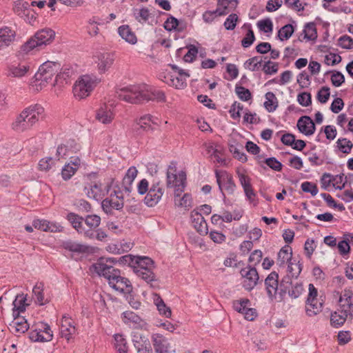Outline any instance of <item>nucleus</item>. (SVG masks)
I'll return each instance as SVG.
<instances>
[{
  "instance_id": "obj_61",
  "label": "nucleus",
  "mask_w": 353,
  "mask_h": 353,
  "mask_svg": "<svg viewBox=\"0 0 353 353\" xmlns=\"http://www.w3.org/2000/svg\"><path fill=\"white\" fill-rule=\"evenodd\" d=\"M308 155V161L312 166H319L323 164L324 161L316 153L307 152L305 153Z\"/></svg>"
},
{
  "instance_id": "obj_53",
  "label": "nucleus",
  "mask_w": 353,
  "mask_h": 353,
  "mask_svg": "<svg viewBox=\"0 0 353 353\" xmlns=\"http://www.w3.org/2000/svg\"><path fill=\"white\" fill-rule=\"evenodd\" d=\"M95 118L102 123H109L114 118L113 112H97Z\"/></svg>"
},
{
  "instance_id": "obj_42",
  "label": "nucleus",
  "mask_w": 353,
  "mask_h": 353,
  "mask_svg": "<svg viewBox=\"0 0 353 353\" xmlns=\"http://www.w3.org/2000/svg\"><path fill=\"white\" fill-rule=\"evenodd\" d=\"M263 62L262 57H253L244 63V68L252 72L259 70Z\"/></svg>"
},
{
  "instance_id": "obj_63",
  "label": "nucleus",
  "mask_w": 353,
  "mask_h": 353,
  "mask_svg": "<svg viewBox=\"0 0 353 353\" xmlns=\"http://www.w3.org/2000/svg\"><path fill=\"white\" fill-rule=\"evenodd\" d=\"M265 163L268 167L274 171L279 172L282 170V163L274 157L266 159Z\"/></svg>"
},
{
  "instance_id": "obj_41",
  "label": "nucleus",
  "mask_w": 353,
  "mask_h": 353,
  "mask_svg": "<svg viewBox=\"0 0 353 353\" xmlns=\"http://www.w3.org/2000/svg\"><path fill=\"white\" fill-rule=\"evenodd\" d=\"M83 222L88 227L87 230L94 232L101 223V217L97 214L87 215L83 218Z\"/></svg>"
},
{
  "instance_id": "obj_62",
  "label": "nucleus",
  "mask_w": 353,
  "mask_h": 353,
  "mask_svg": "<svg viewBox=\"0 0 353 353\" xmlns=\"http://www.w3.org/2000/svg\"><path fill=\"white\" fill-rule=\"evenodd\" d=\"M197 53H198L197 48L194 45H190L188 47V51L183 57L184 61L188 62V63L192 62L195 59Z\"/></svg>"
},
{
  "instance_id": "obj_47",
  "label": "nucleus",
  "mask_w": 353,
  "mask_h": 353,
  "mask_svg": "<svg viewBox=\"0 0 353 353\" xmlns=\"http://www.w3.org/2000/svg\"><path fill=\"white\" fill-rule=\"evenodd\" d=\"M131 338L134 347L140 345L142 343H144L145 341H149L148 338L146 336H145L143 333L137 330L132 332Z\"/></svg>"
},
{
  "instance_id": "obj_27",
  "label": "nucleus",
  "mask_w": 353,
  "mask_h": 353,
  "mask_svg": "<svg viewBox=\"0 0 353 353\" xmlns=\"http://www.w3.org/2000/svg\"><path fill=\"white\" fill-rule=\"evenodd\" d=\"M98 59L99 70L100 72H105L112 65L114 62V55L108 52L102 53L99 55Z\"/></svg>"
},
{
  "instance_id": "obj_39",
  "label": "nucleus",
  "mask_w": 353,
  "mask_h": 353,
  "mask_svg": "<svg viewBox=\"0 0 353 353\" xmlns=\"http://www.w3.org/2000/svg\"><path fill=\"white\" fill-rule=\"evenodd\" d=\"M63 248L67 250L77 253H84L88 250L86 245L72 241L64 242Z\"/></svg>"
},
{
  "instance_id": "obj_28",
  "label": "nucleus",
  "mask_w": 353,
  "mask_h": 353,
  "mask_svg": "<svg viewBox=\"0 0 353 353\" xmlns=\"http://www.w3.org/2000/svg\"><path fill=\"white\" fill-rule=\"evenodd\" d=\"M122 316L125 323H132L135 328L142 327L144 324L141 317L134 312L125 311L123 312Z\"/></svg>"
},
{
  "instance_id": "obj_36",
  "label": "nucleus",
  "mask_w": 353,
  "mask_h": 353,
  "mask_svg": "<svg viewBox=\"0 0 353 353\" xmlns=\"http://www.w3.org/2000/svg\"><path fill=\"white\" fill-rule=\"evenodd\" d=\"M278 99L272 92H268L265 94L264 108L266 110H275L278 107Z\"/></svg>"
},
{
  "instance_id": "obj_45",
  "label": "nucleus",
  "mask_w": 353,
  "mask_h": 353,
  "mask_svg": "<svg viewBox=\"0 0 353 353\" xmlns=\"http://www.w3.org/2000/svg\"><path fill=\"white\" fill-rule=\"evenodd\" d=\"M295 30V26L288 23L283 26L278 32V37L281 41L288 39L291 37Z\"/></svg>"
},
{
  "instance_id": "obj_2",
  "label": "nucleus",
  "mask_w": 353,
  "mask_h": 353,
  "mask_svg": "<svg viewBox=\"0 0 353 353\" xmlns=\"http://www.w3.org/2000/svg\"><path fill=\"white\" fill-rule=\"evenodd\" d=\"M119 98L132 104H141L150 100L163 101L165 94L157 89H149L146 84L130 85L121 89Z\"/></svg>"
},
{
  "instance_id": "obj_40",
  "label": "nucleus",
  "mask_w": 353,
  "mask_h": 353,
  "mask_svg": "<svg viewBox=\"0 0 353 353\" xmlns=\"http://www.w3.org/2000/svg\"><path fill=\"white\" fill-rule=\"evenodd\" d=\"M15 37V32L8 27L0 28V39L8 46Z\"/></svg>"
},
{
  "instance_id": "obj_19",
  "label": "nucleus",
  "mask_w": 353,
  "mask_h": 353,
  "mask_svg": "<svg viewBox=\"0 0 353 353\" xmlns=\"http://www.w3.org/2000/svg\"><path fill=\"white\" fill-rule=\"evenodd\" d=\"M191 219L194 228L200 234L203 235L208 234V224L201 213L199 212L198 210H194L191 212Z\"/></svg>"
},
{
  "instance_id": "obj_12",
  "label": "nucleus",
  "mask_w": 353,
  "mask_h": 353,
  "mask_svg": "<svg viewBox=\"0 0 353 353\" xmlns=\"http://www.w3.org/2000/svg\"><path fill=\"white\" fill-rule=\"evenodd\" d=\"M163 194L164 190L160 186V183H153L144 198V203L148 207H154L160 201Z\"/></svg>"
},
{
  "instance_id": "obj_38",
  "label": "nucleus",
  "mask_w": 353,
  "mask_h": 353,
  "mask_svg": "<svg viewBox=\"0 0 353 353\" xmlns=\"http://www.w3.org/2000/svg\"><path fill=\"white\" fill-rule=\"evenodd\" d=\"M304 34L303 39L308 41H314L317 38V31L316 25L314 22L307 23L305 25L303 30Z\"/></svg>"
},
{
  "instance_id": "obj_49",
  "label": "nucleus",
  "mask_w": 353,
  "mask_h": 353,
  "mask_svg": "<svg viewBox=\"0 0 353 353\" xmlns=\"http://www.w3.org/2000/svg\"><path fill=\"white\" fill-rule=\"evenodd\" d=\"M28 7L29 4L28 2L19 0L14 3L13 10L18 16L23 17L26 14V12L28 10Z\"/></svg>"
},
{
  "instance_id": "obj_18",
  "label": "nucleus",
  "mask_w": 353,
  "mask_h": 353,
  "mask_svg": "<svg viewBox=\"0 0 353 353\" xmlns=\"http://www.w3.org/2000/svg\"><path fill=\"white\" fill-rule=\"evenodd\" d=\"M83 191L88 197L97 201L101 199L105 195L101 183L99 182L87 183L84 187Z\"/></svg>"
},
{
  "instance_id": "obj_50",
  "label": "nucleus",
  "mask_w": 353,
  "mask_h": 353,
  "mask_svg": "<svg viewBox=\"0 0 353 353\" xmlns=\"http://www.w3.org/2000/svg\"><path fill=\"white\" fill-rule=\"evenodd\" d=\"M179 25V20L176 17H174L172 15H170L169 17L167 19V20L165 21V23L163 24V27L167 31H169V32H171L172 30H176L178 31H180L181 29L177 28Z\"/></svg>"
},
{
  "instance_id": "obj_7",
  "label": "nucleus",
  "mask_w": 353,
  "mask_h": 353,
  "mask_svg": "<svg viewBox=\"0 0 353 353\" xmlns=\"http://www.w3.org/2000/svg\"><path fill=\"white\" fill-rule=\"evenodd\" d=\"M94 81L89 75L80 77L73 86V93L76 98L84 99L89 96L94 89Z\"/></svg>"
},
{
  "instance_id": "obj_13",
  "label": "nucleus",
  "mask_w": 353,
  "mask_h": 353,
  "mask_svg": "<svg viewBox=\"0 0 353 353\" xmlns=\"http://www.w3.org/2000/svg\"><path fill=\"white\" fill-rule=\"evenodd\" d=\"M189 77L190 74L185 70H180V72L176 74L168 72L164 76V81L170 85L174 86L177 89H182L186 86V80Z\"/></svg>"
},
{
  "instance_id": "obj_33",
  "label": "nucleus",
  "mask_w": 353,
  "mask_h": 353,
  "mask_svg": "<svg viewBox=\"0 0 353 353\" xmlns=\"http://www.w3.org/2000/svg\"><path fill=\"white\" fill-rule=\"evenodd\" d=\"M154 303L157 306V308L160 314H162L167 318L171 316L172 312L170 308L165 305L163 300L157 294H154Z\"/></svg>"
},
{
  "instance_id": "obj_43",
  "label": "nucleus",
  "mask_w": 353,
  "mask_h": 353,
  "mask_svg": "<svg viewBox=\"0 0 353 353\" xmlns=\"http://www.w3.org/2000/svg\"><path fill=\"white\" fill-rule=\"evenodd\" d=\"M154 123L152 120V116L150 114H146L143 117H141L138 122L137 123L135 130L138 132L140 129H143L144 130H148L149 129L152 130L150 125V123Z\"/></svg>"
},
{
  "instance_id": "obj_4",
  "label": "nucleus",
  "mask_w": 353,
  "mask_h": 353,
  "mask_svg": "<svg viewBox=\"0 0 353 353\" xmlns=\"http://www.w3.org/2000/svg\"><path fill=\"white\" fill-rule=\"evenodd\" d=\"M185 181V172L180 171L176 174V163L172 161L166 173V185L168 188H174L175 196H179L184 191Z\"/></svg>"
},
{
  "instance_id": "obj_11",
  "label": "nucleus",
  "mask_w": 353,
  "mask_h": 353,
  "mask_svg": "<svg viewBox=\"0 0 353 353\" xmlns=\"http://www.w3.org/2000/svg\"><path fill=\"white\" fill-rule=\"evenodd\" d=\"M240 273L244 279L243 288L248 291L252 290L256 285L259 279V276L255 267L248 265L245 268H242Z\"/></svg>"
},
{
  "instance_id": "obj_14",
  "label": "nucleus",
  "mask_w": 353,
  "mask_h": 353,
  "mask_svg": "<svg viewBox=\"0 0 353 353\" xmlns=\"http://www.w3.org/2000/svg\"><path fill=\"white\" fill-rule=\"evenodd\" d=\"M66 219L79 234L83 235L85 238L92 237L93 232L92 230H86L83 226V217L74 212H70L67 214Z\"/></svg>"
},
{
  "instance_id": "obj_22",
  "label": "nucleus",
  "mask_w": 353,
  "mask_h": 353,
  "mask_svg": "<svg viewBox=\"0 0 353 353\" xmlns=\"http://www.w3.org/2000/svg\"><path fill=\"white\" fill-rule=\"evenodd\" d=\"M27 295L21 293L18 294L14 300L12 302V316H17L22 312H24L26 310V307L29 305L26 303Z\"/></svg>"
},
{
  "instance_id": "obj_57",
  "label": "nucleus",
  "mask_w": 353,
  "mask_h": 353,
  "mask_svg": "<svg viewBox=\"0 0 353 353\" xmlns=\"http://www.w3.org/2000/svg\"><path fill=\"white\" fill-rule=\"evenodd\" d=\"M77 170V168L72 167L70 163L65 164L61 170V176L64 180H68L75 174Z\"/></svg>"
},
{
  "instance_id": "obj_6",
  "label": "nucleus",
  "mask_w": 353,
  "mask_h": 353,
  "mask_svg": "<svg viewBox=\"0 0 353 353\" xmlns=\"http://www.w3.org/2000/svg\"><path fill=\"white\" fill-rule=\"evenodd\" d=\"M61 66L59 62L48 61L43 63L34 74L35 81H41L40 85H44V83L50 82L54 77L55 81H57L59 73L61 70Z\"/></svg>"
},
{
  "instance_id": "obj_46",
  "label": "nucleus",
  "mask_w": 353,
  "mask_h": 353,
  "mask_svg": "<svg viewBox=\"0 0 353 353\" xmlns=\"http://www.w3.org/2000/svg\"><path fill=\"white\" fill-rule=\"evenodd\" d=\"M257 26L260 31L265 33H271L273 31V23L270 18L259 21Z\"/></svg>"
},
{
  "instance_id": "obj_20",
  "label": "nucleus",
  "mask_w": 353,
  "mask_h": 353,
  "mask_svg": "<svg viewBox=\"0 0 353 353\" xmlns=\"http://www.w3.org/2000/svg\"><path fill=\"white\" fill-rule=\"evenodd\" d=\"M296 125L299 130L306 136L313 134L315 131L314 123L308 116L301 117L298 120Z\"/></svg>"
},
{
  "instance_id": "obj_35",
  "label": "nucleus",
  "mask_w": 353,
  "mask_h": 353,
  "mask_svg": "<svg viewBox=\"0 0 353 353\" xmlns=\"http://www.w3.org/2000/svg\"><path fill=\"white\" fill-rule=\"evenodd\" d=\"M325 178L330 179L329 181L332 182V185L336 189L342 190L343 188H345L346 181H343V179H344L343 174L333 176L329 173H325L323 175V179H324Z\"/></svg>"
},
{
  "instance_id": "obj_30",
  "label": "nucleus",
  "mask_w": 353,
  "mask_h": 353,
  "mask_svg": "<svg viewBox=\"0 0 353 353\" xmlns=\"http://www.w3.org/2000/svg\"><path fill=\"white\" fill-rule=\"evenodd\" d=\"M292 250L290 246L285 245L278 253L277 264L281 267L284 266L285 263H289L292 261Z\"/></svg>"
},
{
  "instance_id": "obj_8",
  "label": "nucleus",
  "mask_w": 353,
  "mask_h": 353,
  "mask_svg": "<svg viewBox=\"0 0 353 353\" xmlns=\"http://www.w3.org/2000/svg\"><path fill=\"white\" fill-rule=\"evenodd\" d=\"M39 112H21L12 124L14 130L22 132L38 121Z\"/></svg>"
},
{
  "instance_id": "obj_32",
  "label": "nucleus",
  "mask_w": 353,
  "mask_h": 353,
  "mask_svg": "<svg viewBox=\"0 0 353 353\" xmlns=\"http://www.w3.org/2000/svg\"><path fill=\"white\" fill-rule=\"evenodd\" d=\"M118 33L127 42L134 44L137 43V37L128 26H121L118 28Z\"/></svg>"
},
{
  "instance_id": "obj_52",
  "label": "nucleus",
  "mask_w": 353,
  "mask_h": 353,
  "mask_svg": "<svg viewBox=\"0 0 353 353\" xmlns=\"http://www.w3.org/2000/svg\"><path fill=\"white\" fill-rule=\"evenodd\" d=\"M337 45L343 49H353V39L347 34L343 35L339 38Z\"/></svg>"
},
{
  "instance_id": "obj_23",
  "label": "nucleus",
  "mask_w": 353,
  "mask_h": 353,
  "mask_svg": "<svg viewBox=\"0 0 353 353\" xmlns=\"http://www.w3.org/2000/svg\"><path fill=\"white\" fill-rule=\"evenodd\" d=\"M29 69L30 66L26 63L12 64L8 67L7 76L20 78L24 77Z\"/></svg>"
},
{
  "instance_id": "obj_10",
  "label": "nucleus",
  "mask_w": 353,
  "mask_h": 353,
  "mask_svg": "<svg viewBox=\"0 0 353 353\" xmlns=\"http://www.w3.org/2000/svg\"><path fill=\"white\" fill-rule=\"evenodd\" d=\"M52 332L47 323H41L35 330L29 333V338L34 342L50 341L52 339Z\"/></svg>"
},
{
  "instance_id": "obj_24",
  "label": "nucleus",
  "mask_w": 353,
  "mask_h": 353,
  "mask_svg": "<svg viewBox=\"0 0 353 353\" xmlns=\"http://www.w3.org/2000/svg\"><path fill=\"white\" fill-rule=\"evenodd\" d=\"M152 341L156 353H167L168 350V343L165 337L160 334H153Z\"/></svg>"
},
{
  "instance_id": "obj_9",
  "label": "nucleus",
  "mask_w": 353,
  "mask_h": 353,
  "mask_svg": "<svg viewBox=\"0 0 353 353\" xmlns=\"http://www.w3.org/2000/svg\"><path fill=\"white\" fill-rule=\"evenodd\" d=\"M215 176L219 189L223 198H225L224 190L226 191L228 194H232L234 192L236 185L231 174L226 171L219 172L216 170L215 172Z\"/></svg>"
},
{
  "instance_id": "obj_59",
  "label": "nucleus",
  "mask_w": 353,
  "mask_h": 353,
  "mask_svg": "<svg viewBox=\"0 0 353 353\" xmlns=\"http://www.w3.org/2000/svg\"><path fill=\"white\" fill-rule=\"evenodd\" d=\"M55 161L52 157L42 159L39 163V168L41 170L48 171L54 165Z\"/></svg>"
},
{
  "instance_id": "obj_54",
  "label": "nucleus",
  "mask_w": 353,
  "mask_h": 353,
  "mask_svg": "<svg viewBox=\"0 0 353 353\" xmlns=\"http://www.w3.org/2000/svg\"><path fill=\"white\" fill-rule=\"evenodd\" d=\"M263 258V253L260 250H255L253 251L249 256L248 261L251 267H254L259 264Z\"/></svg>"
},
{
  "instance_id": "obj_21",
  "label": "nucleus",
  "mask_w": 353,
  "mask_h": 353,
  "mask_svg": "<svg viewBox=\"0 0 353 353\" xmlns=\"http://www.w3.org/2000/svg\"><path fill=\"white\" fill-rule=\"evenodd\" d=\"M123 201H117L113 197V193H110V198H106L102 201L101 207L106 214H111L113 210H120L123 208Z\"/></svg>"
},
{
  "instance_id": "obj_31",
  "label": "nucleus",
  "mask_w": 353,
  "mask_h": 353,
  "mask_svg": "<svg viewBox=\"0 0 353 353\" xmlns=\"http://www.w3.org/2000/svg\"><path fill=\"white\" fill-rule=\"evenodd\" d=\"M114 339L115 341L114 347L117 353H129V346L126 339L123 334H115Z\"/></svg>"
},
{
  "instance_id": "obj_44",
  "label": "nucleus",
  "mask_w": 353,
  "mask_h": 353,
  "mask_svg": "<svg viewBox=\"0 0 353 353\" xmlns=\"http://www.w3.org/2000/svg\"><path fill=\"white\" fill-rule=\"evenodd\" d=\"M336 147L343 153H350L353 143L346 138H340L336 142Z\"/></svg>"
},
{
  "instance_id": "obj_15",
  "label": "nucleus",
  "mask_w": 353,
  "mask_h": 353,
  "mask_svg": "<svg viewBox=\"0 0 353 353\" xmlns=\"http://www.w3.org/2000/svg\"><path fill=\"white\" fill-rule=\"evenodd\" d=\"M75 332L76 327L74 325L73 320L68 315L64 314L61 321L60 334L61 337L68 341Z\"/></svg>"
},
{
  "instance_id": "obj_25",
  "label": "nucleus",
  "mask_w": 353,
  "mask_h": 353,
  "mask_svg": "<svg viewBox=\"0 0 353 353\" xmlns=\"http://www.w3.org/2000/svg\"><path fill=\"white\" fill-rule=\"evenodd\" d=\"M138 174V170L134 166L130 167L126 172L122 181V185L123 190L128 194H130L132 191V183Z\"/></svg>"
},
{
  "instance_id": "obj_60",
  "label": "nucleus",
  "mask_w": 353,
  "mask_h": 353,
  "mask_svg": "<svg viewBox=\"0 0 353 353\" xmlns=\"http://www.w3.org/2000/svg\"><path fill=\"white\" fill-rule=\"evenodd\" d=\"M330 92L328 87H322L318 92L316 98L321 103H325L330 98Z\"/></svg>"
},
{
  "instance_id": "obj_55",
  "label": "nucleus",
  "mask_w": 353,
  "mask_h": 353,
  "mask_svg": "<svg viewBox=\"0 0 353 353\" xmlns=\"http://www.w3.org/2000/svg\"><path fill=\"white\" fill-rule=\"evenodd\" d=\"M240 184L241 185L243 190L252 187L251 179L246 175L243 172L239 170L236 171Z\"/></svg>"
},
{
  "instance_id": "obj_17",
  "label": "nucleus",
  "mask_w": 353,
  "mask_h": 353,
  "mask_svg": "<svg viewBox=\"0 0 353 353\" xmlns=\"http://www.w3.org/2000/svg\"><path fill=\"white\" fill-rule=\"evenodd\" d=\"M278 280L279 274L274 271L272 272L265 280V290L268 296L272 300L275 298L278 290Z\"/></svg>"
},
{
  "instance_id": "obj_58",
  "label": "nucleus",
  "mask_w": 353,
  "mask_h": 353,
  "mask_svg": "<svg viewBox=\"0 0 353 353\" xmlns=\"http://www.w3.org/2000/svg\"><path fill=\"white\" fill-rule=\"evenodd\" d=\"M301 187L303 192H309L312 196H316L319 192L316 185L312 182L305 181L301 183Z\"/></svg>"
},
{
  "instance_id": "obj_5",
  "label": "nucleus",
  "mask_w": 353,
  "mask_h": 353,
  "mask_svg": "<svg viewBox=\"0 0 353 353\" xmlns=\"http://www.w3.org/2000/svg\"><path fill=\"white\" fill-rule=\"evenodd\" d=\"M54 37L55 32L52 29H41L21 46V50L25 52H28L35 48L49 44L54 39Z\"/></svg>"
},
{
  "instance_id": "obj_26",
  "label": "nucleus",
  "mask_w": 353,
  "mask_h": 353,
  "mask_svg": "<svg viewBox=\"0 0 353 353\" xmlns=\"http://www.w3.org/2000/svg\"><path fill=\"white\" fill-rule=\"evenodd\" d=\"M44 283L43 282H37L32 289L34 301L39 305L47 304L50 300L44 295Z\"/></svg>"
},
{
  "instance_id": "obj_51",
  "label": "nucleus",
  "mask_w": 353,
  "mask_h": 353,
  "mask_svg": "<svg viewBox=\"0 0 353 353\" xmlns=\"http://www.w3.org/2000/svg\"><path fill=\"white\" fill-rule=\"evenodd\" d=\"M279 70V64L275 62H272L270 60L266 61L264 62V64L262 68V70L266 74H274L278 72Z\"/></svg>"
},
{
  "instance_id": "obj_64",
  "label": "nucleus",
  "mask_w": 353,
  "mask_h": 353,
  "mask_svg": "<svg viewBox=\"0 0 353 353\" xmlns=\"http://www.w3.org/2000/svg\"><path fill=\"white\" fill-rule=\"evenodd\" d=\"M341 313L347 314V316H353V299L339 304Z\"/></svg>"
},
{
  "instance_id": "obj_3",
  "label": "nucleus",
  "mask_w": 353,
  "mask_h": 353,
  "mask_svg": "<svg viewBox=\"0 0 353 353\" xmlns=\"http://www.w3.org/2000/svg\"><path fill=\"white\" fill-rule=\"evenodd\" d=\"M122 261L128 263L136 276L144 281L150 288H159L158 279L154 272V262L151 258L130 254L122 256Z\"/></svg>"
},
{
  "instance_id": "obj_16",
  "label": "nucleus",
  "mask_w": 353,
  "mask_h": 353,
  "mask_svg": "<svg viewBox=\"0 0 353 353\" xmlns=\"http://www.w3.org/2000/svg\"><path fill=\"white\" fill-rule=\"evenodd\" d=\"M32 226L35 229L49 232H59L63 230V227L60 224L45 219H34Z\"/></svg>"
},
{
  "instance_id": "obj_48",
  "label": "nucleus",
  "mask_w": 353,
  "mask_h": 353,
  "mask_svg": "<svg viewBox=\"0 0 353 353\" xmlns=\"http://www.w3.org/2000/svg\"><path fill=\"white\" fill-rule=\"evenodd\" d=\"M135 19L140 23H145L150 17V11L147 8H142L140 10L135 9L134 11Z\"/></svg>"
},
{
  "instance_id": "obj_29",
  "label": "nucleus",
  "mask_w": 353,
  "mask_h": 353,
  "mask_svg": "<svg viewBox=\"0 0 353 353\" xmlns=\"http://www.w3.org/2000/svg\"><path fill=\"white\" fill-rule=\"evenodd\" d=\"M289 283L292 285V290L288 291V294L293 299L298 298L303 292V285L300 283L292 284L290 276H288L283 278L281 282V286L284 285V283Z\"/></svg>"
},
{
  "instance_id": "obj_56",
  "label": "nucleus",
  "mask_w": 353,
  "mask_h": 353,
  "mask_svg": "<svg viewBox=\"0 0 353 353\" xmlns=\"http://www.w3.org/2000/svg\"><path fill=\"white\" fill-rule=\"evenodd\" d=\"M239 18L236 14H230L224 22V27L228 30H232L236 28Z\"/></svg>"
},
{
  "instance_id": "obj_1",
  "label": "nucleus",
  "mask_w": 353,
  "mask_h": 353,
  "mask_svg": "<svg viewBox=\"0 0 353 353\" xmlns=\"http://www.w3.org/2000/svg\"><path fill=\"white\" fill-rule=\"evenodd\" d=\"M115 262L116 260L114 258H100L92 268L98 275L108 280L109 285L112 289L121 293L130 294L133 289L130 281L121 276L119 269L108 264V263Z\"/></svg>"
},
{
  "instance_id": "obj_37",
  "label": "nucleus",
  "mask_w": 353,
  "mask_h": 353,
  "mask_svg": "<svg viewBox=\"0 0 353 353\" xmlns=\"http://www.w3.org/2000/svg\"><path fill=\"white\" fill-rule=\"evenodd\" d=\"M347 317V314L341 313V311L340 312H332L330 316V324L333 327H340L344 324Z\"/></svg>"
},
{
  "instance_id": "obj_34",
  "label": "nucleus",
  "mask_w": 353,
  "mask_h": 353,
  "mask_svg": "<svg viewBox=\"0 0 353 353\" xmlns=\"http://www.w3.org/2000/svg\"><path fill=\"white\" fill-rule=\"evenodd\" d=\"M322 307L323 303L319 302L317 299L311 302H308V300H306L305 312L309 316H314L318 314L321 312Z\"/></svg>"
}]
</instances>
